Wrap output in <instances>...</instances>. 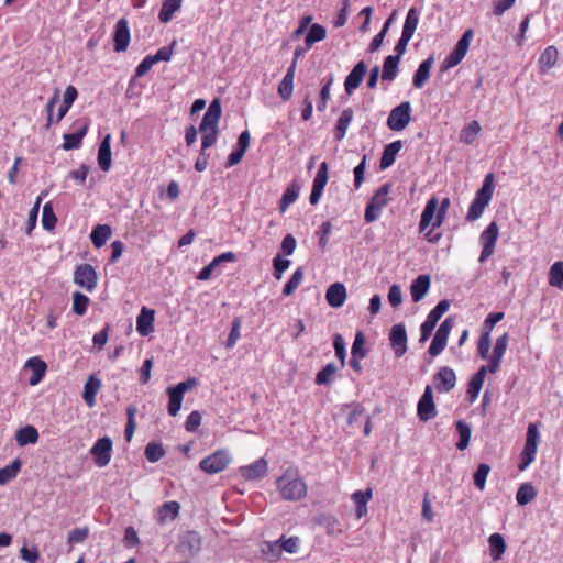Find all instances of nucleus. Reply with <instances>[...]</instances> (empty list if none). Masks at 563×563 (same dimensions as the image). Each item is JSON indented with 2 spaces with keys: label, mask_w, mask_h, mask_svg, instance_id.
I'll use <instances>...</instances> for the list:
<instances>
[{
  "label": "nucleus",
  "mask_w": 563,
  "mask_h": 563,
  "mask_svg": "<svg viewBox=\"0 0 563 563\" xmlns=\"http://www.w3.org/2000/svg\"><path fill=\"white\" fill-rule=\"evenodd\" d=\"M419 22V14L416 8H411L406 16L402 32L406 35L412 36Z\"/></svg>",
  "instance_id": "obj_47"
},
{
  "label": "nucleus",
  "mask_w": 563,
  "mask_h": 563,
  "mask_svg": "<svg viewBox=\"0 0 563 563\" xmlns=\"http://www.w3.org/2000/svg\"><path fill=\"white\" fill-rule=\"evenodd\" d=\"M559 52L554 46H548L539 58V65L541 73L550 70L558 60Z\"/></svg>",
  "instance_id": "obj_37"
},
{
  "label": "nucleus",
  "mask_w": 563,
  "mask_h": 563,
  "mask_svg": "<svg viewBox=\"0 0 563 563\" xmlns=\"http://www.w3.org/2000/svg\"><path fill=\"white\" fill-rule=\"evenodd\" d=\"M317 42V23H313L310 25L309 27V31L306 35V40H305V43H306V48H297L295 51V60L300 56L302 55L306 49L312 47V45Z\"/></svg>",
  "instance_id": "obj_56"
},
{
  "label": "nucleus",
  "mask_w": 563,
  "mask_h": 563,
  "mask_svg": "<svg viewBox=\"0 0 563 563\" xmlns=\"http://www.w3.org/2000/svg\"><path fill=\"white\" fill-rule=\"evenodd\" d=\"M433 64V57L430 56L424 59L416 70L412 79V84L416 88H422L424 84L428 81L431 73V67Z\"/></svg>",
  "instance_id": "obj_31"
},
{
  "label": "nucleus",
  "mask_w": 563,
  "mask_h": 563,
  "mask_svg": "<svg viewBox=\"0 0 563 563\" xmlns=\"http://www.w3.org/2000/svg\"><path fill=\"white\" fill-rule=\"evenodd\" d=\"M296 239L291 234H287L280 245L282 255L289 256L291 255L296 250Z\"/></svg>",
  "instance_id": "obj_64"
},
{
  "label": "nucleus",
  "mask_w": 563,
  "mask_h": 563,
  "mask_svg": "<svg viewBox=\"0 0 563 563\" xmlns=\"http://www.w3.org/2000/svg\"><path fill=\"white\" fill-rule=\"evenodd\" d=\"M325 299L330 307L340 308L346 300V288L342 283L332 284L325 292Z\"/></svg>",
  "instance_id": "obj_23"
},
{
  "label": "nucleus",
  "mask_w": 563,
  "mask_h": 563,
  "mask_svg": "<svg viewBox=\"0 0 563 563\" xmlns=\"http://www.w3.org/2000/svg\"><path fill=\"white\" fill-rule=\"evenodd\" d=\"M221 118V103L219 99H214L209 104L207 112L205 113L202 121L199 125V131L207 129L218 130V123Z\"/></svg>",
  "instance_id": "obj_16"
},
{
  "label": "nucleus",
  "mask_w": 563,
  "mask_h": 563,
  "mask_svg": "<svg viewBox=\"0 0 563 563\" xmlns=\"http://www.w3.org/2000/svg\"><path fill=\"white\" fill-rule=\"evenodd\" d=\"M494 194V174L488 173L483 181L482 187L476 191L475 198L472 201L467 214V221H476L483 214L485 208L488 206Z\"/></svg>",
  "instance_id": "obj_1"
},
{
  "label": "nucleus",
  "mask_w": 563,
  "mask_h": 563,
  "mask_svg": "<svg viewBox=\"0 0 563 563\" xmlns=\"http://www.w3.org/2000/svg\"><path fill=\"white\" fill-rule=\"evenodd\" d=\"M101 388V382L96 375H90L84 386L82 399L88 407H93L96 396Z\"/></svg>",
  "instance_id": "obj_28"
},
{
  "label": "nucleus",
  "mask_w": 563,
  "mask_h": 563,
  "mask_svg": "<svg viewBox=\"0 0 563 563\" xmlns=\"http://www.w3.org/2000/svg\"><path fill=\"white\" fill-rule=\"evenodd\" d=\"M454 327V320L452 317H448L438 328L432 342L429 346L428 353L431 356L439 355L446 346L448 338L451 330Z\"/></svg>",
  "instance_id": "obj_8"
},
{
  "label": "nucleus",
  "mask_w": 563,
  "mask_h": 563,
  "mask_svg": "<svg viewBox=\"0 0 563 563\" xmlns=\"http://www.w3.org/2000/svg\"><path fill=\"white\" fill-rule=\"evenodd\" d=\"M388 301L396 308L402 302V292L399 285H391L388 290Z\"/></svg>",
  "instance_id": "obj_62"
},
{
  "label": "nucleus",
  "mask_w": 563,
  "mask_h": 563,
  "mask_svg": "<svg viewBox=\"0 0 563 563\" xmlns=\"http://www.w3.org/2000/svg\"><path fill=\"white\" fill-rule=\"evenodd\" d=\"M303 279V271L301 267H298L289 280L285 284L283 288V295L284 296H290L294 294V291L299 287Z\"/></svg>",
  "instance_id": "obj_46"
},
{
  "label": "nucleus",
  "mask_w": 563,
  "mask_h": 563,
  "mask_svg": "<svg viewBox=\"0 0 563 563\" xmlns=\"http://www.w3.org/2000/svg\"><path fill=\"white\" fill-rule=\"evenodd\" d=\"M180 504L176 500L164 503L156 510V520L159 525L175 520L179 516Z\"/></svg>",
  "instance_id": "obj_22"
},
{
  "label": "nucleus",
  "mask_w": 563,
  "mask_h": 563,
  "mask_svg": "<svg viewBox=\"0 0 563 563\" xmlns=\"http://www.w3.org/2000/svg\"><path fill=\"white\" fill-rule=\"evenodd\" d=\"M73 128L75 129L73 133L64 134V143L62 147L65 151L76 150L81 146L82 139L89 129V121L86 118L78 119L74 122Z\"/></svg>",
  "instance_id": "obj_10"
},
{
  "label": "nucleus",
  "mask_w": 563,
  "mask_h": 563,
  "mask_svg": "<svg viewBox=\"0 0 563 563\" xmlns=\"http://www.w3.org/2000/svg\"><path fill=\"white\" fill-rule=\"evenodd\" d=\"M111 235V229L107 224H98L93 228L90 239L96 247H101L106 244Z\"/></svg>",
  "instance_id": "obj_41"
},
{
  "label": "nucleus",
  "mask_w": 563,
  "mask_h": 563,
  "mask_svg": "<svg viewBox=\"0 0 563 563\" xmlns=\"http://www.w3.org/2000/svg\"><path fill=\"white\" fill-rule=\"evenodd\" d=\"M290 264V260L284 258L282 254L276 255L273 258L274 277L280 280L284 272L289 268Z\"/></svg>",
  "instance_id": "obj_53"
},
{
  "label": "nucleus",
  "mask_w": 563,
  "mask_h": 563,
  "mask_svg": "<svg viewBox=\"0 0 563 563\" xmlns=\"http://www.w3.org/2000/svg\"><path fill=\"white\" fill-rule=\"evenodd\" d=\"M439 320L440 319L437 316L429 312L426 321L420 327L421 336H420L419 341L421 343L426 342L430 338V335H431L432 331L434 330Z\"/></svg>",
  "instance_id": "obj_48"
},
{
  "label": "nucleus",
  "mask_w": 563,
  "mask_h": 563,
  "mask_svg": "<svg viewBox=\"0 0 563 563\" xmlns=\"http://www.w3.org/2000/svg\"><path fill=\"white\" fill-rule=\"evenodd\" d=\"M365 345V336L363 332L358 331L355 334V339L352 345V355L360 356V358H364L367 355V350L364 347Z\"/></svg>",
  "instance_id": "obj_55"
},
{
  "label": "nucleus",
  "mask_w": 563,
  "mask_h": 563,
  "mask_svg": "<svg viewBox=\"0 0 563 563\" xmlns=\"http://www.w3.org/2000/svg\"><path fill=\"white\" fill-rule=\"evenodd\" d=\"M489 471H490V466L488 464H485V463H481L474 475H473V479H474V484L475 486L479 489V490H484L485 488V484H486V478L489 474Z\"/></svg>",
  "instance_id": "obj_51"
},
{
  "label": "nucleus",
  "mask_w": 563,
  "mask_h": 563,
  "mask_svg": "<svg viewBox=\"0 0 563 563\" xmlns=\"http://www.w3.org/2000/svg\"><path fill=\"white\" fill-rule=\"evenodd\" d=\"M98 165L102 172H108L112 164L111 135L107 134L101 141L98 150Z\"/></svg>",
  "instance_id": "obj_24"
},
{
  "label": "nucleus",
  "mask_w": 563,
  "mask_h": 563,
  "mask_svg": "<svg viewBox=\"0 0 563 563\" xmlns=\"http://www.w3.org/2000/svg\"><path fill=\"white\" fill-rule=\"evenodd\" d=\"M130 40L131 35L128 21L122 18L115 24V30L113 34L114 51L118 53L126 51L130 44Z\"/></svg>",
  "instance_id": "obj_17"
},
{
  "label": "nucleus",
  "mask_w": 563,
  "mask_h": 563,
  "mask_svg": "<svg viewBox=\"0 0 563 563\" xmlns=\"http://www.w3.org/2000/svg\"><path fill=\"white\" fill-rule=\"evenodd\" d=\"M435 389L439 393H448L455 387V372L448 366L441 367L433 377Z\"/></svg>",
  "instance_id": "obj_15"
},
{
  "label": "nucleus",
  "mask_w": 563,
  "mask_h": 563,
  "mask_svg": "<svg viewBox=\"0 0 563 563\" xmlns=\"http://www.w3.org/2000/svg\"><path fill=\"white\" fill-rule=\"evenodd\" d=\"M481 132V125L477 121H472L470 124H467L463 130L461 134V141L465 144H472L478 133Z\"/></svg>",
  "instance_id": "obj_49"
},
{
  "label": "nucleus",
  "mask_w": 563,
  "mask_h": 563,
  "mask_svg": "<svg viewBox=\"0 0 563 563\" xmlns=\"http://www.w3.org/2000/svg\"><path fill=\"white\" fill-rule=\"evenodd\" d=\"M487 372H489V366L483 365L471 377L468 385H467V390H466L467 397L471 402H474L477 399L479 391L483 387Z\"/></svg>",
  "instance_id": "obj_20"
},
{
  "label": "nucleus",
  "mask_w": 563,
  "mask_h": 563,
  "mask_svg": "<svg viewBox=\"0 0 563 563\" xmlns=\"http://www.w3.org/2000/svg\"><path fill=\"white\" fill-rule=\"evenodd\" d=\"M390 190L391 184H384L371 198L364 214V219L367 223H372L379 218L383 208L388 203V195Z\"/></svg>",
  "instance_id": "obj_3"
},
{
  "label": "nucleus",
  "mask_w": 563,
  "mask_h": 563,
  "mask_svg": "<svg viewBox=\"0 0 563 563\" xmlns=\"http://www.w3.org/2000/svg\"><path fill=\"white\" fill-rule=\"evenodd\" d=\"M199 132L202 133L201 151L206 152L209 147H211L217 142L219 130L207 129L205 131H199Z\"/></svg>",
  "instance_id": "obj_57"
},
{
  "label": "nucleus",
  "mask_w": 563,
  "mask_h": 563,
  "mask_svg": "<svg viewBox=\"0 0 563 563\" xmlns=\"http://www.w3.org/2000/svg\"><path fill=\"white\" fill-rule=\"evenodd\" d=\"M241 319L235 318L232 322V328L227 340V347H233L240 339Z\"/></svg>",
  "instance_id": "obj_60"
},
{
  "label": "nucleus",
  "mask_w": 563,
  "mask_h": 563,
  "mask_svg": "<svg viewBox=\"0 0 563 563\" xmlns=\"http://www.w3.org/2000/svg\"><path fill=\"white\" fill-rule=\"evenodd\" d=\"M508 342H509L508 333H504L503 335L497 338L494 349H493V354L490 356V362L488 365L489 373L494 374L499 369L501 360H503L504 354L508 346Z\"/></svg>",
  "instance_id": "obj_18"
},
{
  "label": "nucleus",
  "mask_w": 563,
  "mask_h": 563,
  "mask_svg": "<svg viewBox=\"0 0 563 563\" xmlns=\"http://www.w3.org/2000/svg\"><path fill=\"white\" fill-rule=\"evenodd\" d=\"M417 413L421 421L427 422L437 416V409L433 401V393L430 386H427L421 398L418 401Z\"/></svg>",
  "instance_id": "obj_13"
},
{
  "label": "nucleus",
  "mask_w": 563,
  "mask_h": 563,
  "mask_svg": "<svg viewBox=\"0 0 563 563\" xmlns=\"http://www.w3.org/2000/svg\"><path fill=\"white\" fill-rule=\"evenodd\" d=\"M410 119L411 104L409 101H404L390 111L387 125L393 131H402L409 124Z\"/></svg>",
  "instance_id": "obj_7"
},
{
  "label": "nucleus",
  "mask_w": 563,
  "mask_h": 563,
  "mask_svg": "<svg viewBox=\"0 0 563 563\" xmlns=\"http://www.w3.org/2000/svg\"><path fill=\"white\" fill-rule=\"evenodd\" d=\"M77 96H78V92L74 86L69 85L65 89L64 100H63V103L60 104V107L58 108L57 118L55 120L57 123L60 122L63 120V118L67 114L68 110L70 109V107L73 106L75 100L77 99Z\"/></svg>",
  "instance_id": "obj_33"
},
{
  "label": "nucleus",
  "mask_w": 563,
  "mask_h": 563,
  "mask_svg": "<svg viewBox=\"0 0 563 563\" xmlns=\"http://www.w3.org/2000/svg\"><path fill=\"white\" fill-rule=\"evenodd\" d=\"M353 114H354V112L351 108H347L342 111V113L338 120V124H336L335 136L338 140H342L345 136L349 125L353 120Z\"/></svg>",
  "instance_id": "obj_42"
},
{
  "label": "nucleus",
  "mask_w": 563,
  "mask_h": 563,
  "mask_svg": "<svg viewBox=\"0 0 563 563\" xmlns=\"http://www.w3.org/2000/svg\"><path fill=\"white\" fill-rule=\"evenodd\" d=\"M231 460L228 450L221 449L202 459L199 463V467L207 474H217L225 470Z\"/></svg>",
  "instance_id": "obj_5"
},
{
  "label": "nucleus",
  "mask_w": 563,
  "mask_h": 563,
  "mask_svg": "<svg viewBox=\"0 0 563 563\" xmlns=\"http://www.w3.org/2000/svg\"><path fill=\"white\" fill-rule=\"evenodd\" d=\"M490 556L494 561H498L501 559L503 554L506 551V541L500 533H493L488 538Z\"/></svg>",
  "instance_id": "obj_34"
},
{
  "label": "nucleus",
  "mask_w": 563,
  "mask_h": 563,
  "mask_svg": "<svg viewBox=\"0 0 563 563\" xmlns=\"http://www.w3.org/2000/svg\"><path fill=\"white\" fill-rule=\"evenodd\" d=\"M498 238V227L496 222H492L481 234V242L483 244V250L479 255L478 261L481 263L486 262L494 253L496 242Z\"/></svg>",
  "instance_id": "obj_11"
},
{
  "label": "nucleus",
  "mask_w": 563,
  "mask_h": 563,
  "mask_svg": "<svg viewBox=\"0 0 563 563\" xmlns=\"http://www.w3.org/2000/svg\"><path fill=\"white\" fill-rule=\"evenodd\" d=\"M439 208V201L435 197H432L430 200H428L419 223V231L424 232L427 228L432 224V222L435 219V212Z\"/></svg>",
  "instance_id": "obj_29"
},
{
  "label": "nucleus",
  "mask_w": 563,
  "mask_h": 563,
  "mask_svg": "<svg viewBox=\"0 0 563 563\" xmlns=\"http://www.w3.org/2000/svg\"><path fill=\"white\" fill-rule=\"evenodd\" d=\"M277 487L282 497L288 500L300 499L307 492L303 481L291 470H287L277 479Z\"/></svg>",
  "instance_id": "obj_2"
},
{
  "label": "nucleus",
  "mask_w": 563,
  "mask_h": 563,
  "mask_svg": "<svg viewBox=\"0 0 563 563\" xmlns=\"http://www.w3.org/2000/svg\"><path fill=\"white\" fill-rule=\"evenodd\" d=\"M431 285V278L429 275L422 274L419 275L410 286V292L413 302L421 301L427 295Z\"/></svg>",
  "instance_id": "obj_25"
},
{
  "label": "nucleus",
  "mask_w": 563,
  "mask_h": 563,
  "mask_svg": "<svg viewBox=\"0 0 563 563\" xmlns=\"http://www.w3.org/2000/svg\"><path fill=\"white\" fill-rule=\"evenodd\" d=\"M89 298L79 292L76 291L73 295V311L78 316H84L87 312V308L89 305Z\"/></svg>",
  "instance_id": "obj_50"
},
{
  "label": "nucleus",
  "mask_w": 563,
  "mask_h": 563,
  "mask_svg": "<svg viewBox=\"0 0 563 563\" xmlns=\"http://www.w3.org/2000/svg\"><path fill=\"white\" fill-rule=\"evenodd\" d=\"M294 71L295 63L288 68L287 74L278 86V93L283 100L287 101L290 99L294 89Z\"/></svg>",
  "instance_id": "obj_36"
},
{
  "label": "nucleus",
  "mask_w": 563,
  "mask_h": 563,
  "mask_svg": "<svg viewBox=\"0 0 563 563\" xmlns=\"http://www.w3.org/2000/svg\"><path fill=\"white\" fill-rule=\"evenodd\" d=\"M549 285L563 290V261H558L550 267Z\"/></svg>",
  "instance_id": "obj_40"
},
{
  "label": "nucleus",
  "mask_w": 563,
  "mask_h": 563,
  "mask_svg": "<svg viewBox=\"0 0 563 563\" xmlns=\"http://www.w3.org/2000/svg\"><path fill=\"white\" fill-rule=\"evenodd\" d=\"M473 36H474V32L472 29L466 30L463 33L462 37L459 40L454 49L444 59L443 65H442L443 70L452 68L461 63V60L465 57V55L468 51L471 41L473 40Z\"/></svg>",
  "instance_id": "obj_6"
},
{
  "label": "nucleus",
  "mask_w": 563,
  "mask_h": 563,
  "mask_svg": "<svg viewBox=\"0 0 563 563\" xmlns=\"http://www.w3.org/2000/svg\"><path fill=\"white\" fill-rule=\"evenodd\" d=\"M25 367L32 371V376L29 379L32 386L37 385L43 379L47 369L46 363L36 356L29 358Z\"/></svg>",
  "instance_id": "obj_27"
},
{
  "label": "nucleus",
  "mask_w": 563,
  "mask_h": 563,
  "mask_svg": "<svg viewBox=\"0 0 563 563\" xmlns=\"http://www.w3.org/2000/svg\"><path fill=\"white\" fill-rule=\"evenodd\" d=\"M267 472V462L264 459H258L250 465H244L239 468L240 475L246 481H255L263 477Z\"/></svg>",
  "instance_id": "obj_21"
},
{
  "label": "nucleus",
  "mask_w": 563,
  "mask_h": 563,
  "mask_svg": "<svg viewBox=\"0 0 563 563\" xmlns=\"http://www.w3.org/2000/svg\"><path fill=\"white\" fill-rule=\"evenodd\" d=\"M399 62V56L389 55L385 58L382 73L383 80L391 81L396 78Z\"/></svg>",
  "instance_id": "obj_38"
},
{
  "label": "nucleus",
  "mask_w": 563,
  "mask_h": 563,
  "mask_svg": "<svg viewBox=\"0 0 563 563\" xmlns=\"http://www.w3.org/2000/svg\"><path fill=\"white\" fill-rule=\"evenodd\" d=\"M196 384H197L196 378H188L184 382H180L176 386H170L167 388V395L169 397L167 410L172 417H175L178 415V412L181 408L184 394L187 390L192 389L196 386Z\"/></svg>",
  "instance_id": "obj_4"
},
{
  "label": "nucleus",
  "mask_w": 563,
  "mask_h": 563,
  "mask_svg": "<svg viewBox=\"0 0 563 563\" xmlns=\"http://www.w3.org/2000/svg\"><path fill=\"white\" fill-rule=\"evenodd\" d=\"M366 71H367V66L363 60L358 62L353 67V69L347 75V77L345 78V81H344V88H345V91L347 95H352L354 92V90L360 87Z\"/></svg>",
  "instance_id": "obj_19"
},
{
  "label": "nucleus",
  "mask_w": 563,
  "mask_h": 563,
  "mask_svg": "<svg viewBox=\"0 0 563 563\" xmlns=\"http://www.w3.org/2000/svg\"><path fill=\"white\" fill-rule=\"evenodd\" d=\"M335 355L341 361L342 366L345 364V357H346V350H345V342L341 334H335L334 341H333Z\"/></svg>",
  "instance_id": "obj_61"
},
{
  "label": "nucleus",
  "mask_w": 563,
  "mask_h": 563,
  "mask_svg": "<svg viewBox=\"0 0 563 563\" xmlns=\"http://www.w3.org/2000/svg\"><path fill=\"white\" fill-rule=\"evenodd\" d=\"M319 526H321L328 534H333L340 531V523L335 518L330 516H322L319 518Z\"/></svg>",
  "instance_id": "obj_59"
},
{
  "label": "nucleus",
  "mask_w": 563,
  "mask_h": 563,
  "mask_svg": "<svg viewBox=\"0 0 563 563\" xmlns=\"http://www.w3.org/2000/svg\"><path fill=\"white\" fill-rule=\"evenodd\" d=\"M489 349H490V335H489V332H483L481 334L479 339H478V342H477L478 355L483 360L488 358Z\"/></svg>",
  "instance_id": "obj_58"
},
{
  "label": "nucleus",
  "mask_w": 563,
  "mask_h": 563,
  "mask_svg": "<svg viewBox=\"0 0 563 563\" xmlns=\"http://www.w3.org/2000/svg\"><path fill=\"white\" fill-rule=\"evenodd\" d=\"M299 196V187L296 184H292L286 188L284 191L282 199L279 201V209L282 212H285L286 209L294 203Z\"/></svg>",
  "instance_id": "obj_45"
},
{
  "label": "nucleus",
  "mask_w": 563,
  "mask_h": 563,
  "mask_svg": "<svg viewBox=\"0 0 563 563\" xmlns=\"http://www.w3.org/2000/svg\"><path fill=\"white\" fill-rule=\"evenodd\" d=\"M402 147L401 141H394L385 146L379 166L382 169H386L390 167L396 159L397 154L400 152Z\"/></svg>",
  "instance_id": "obj_30"
},
{
  "label": "nucleus",
  "mask_w": 563,
  "mask_h": 563,
  "mask_svg": "<svg viewBox=\"0 0 563 563\" xmlns=\"http://www.w3.org/2000/svg\"><path fill=\"white\" fill-rule=\"evenodd\" d=\"M57 218L49 203L44 205L42 211V225L45 230H53L56 225Z\"/></svg>",
  "instance_id": "obj_52"
},
{
  "label": "nucleus",
  "mask_w": 563,
  "mask_h": 563,
  "mask_svg": "<svg viewBox=\"0 0 563 563\" xmlns=\"http://www.w3.org/2000/svg\"><path fill=\"white\" fill-rule=\"evenodd\" d=\"M181 8V0H164L158 13V20L162 23H168L173 20L175 12Z\"/></svg>",
  "instance_id": "obj_35"
},
{
  "label": "nucleus",
  "mask_w": 563,
  "mask_h": 563,
  "mask_svg": "<svg viewBox=\"0 0 563 563\" xmlns=\"http://www.w3.org/2000/svg\"><path fill=\"white\" fill-rule=\"evenodd\" d=\"M389 341L397 357L402 356L407 352V332L402 323L393 325L389 333Z\"/></svg>",
  "instance_id": "obj_14"
},
{
  "label": "nucleus",
  "mask_w": 563,
  "mask_h": 563,
  "mask_svg": "<svg viewBox=\"0 0 563 563\" xmlns=\"http://www.w3.org/2000/svg\"><path fill=\"white\" fill-rule=\"evenodd\" d=\"M21 470V461L15 459L11 464L0 468V484L4 485L13 479Z\"/></svg>",
  "instance_id": "obj_44"
},
{
  "label": "nucleus",
  "mask_w": 563,
  "mask_h": 563,
  "mask_svg": "<svg viewBox=\"0 0 563 563\" xmlns=\"http://www.w3.org/2000/svg\"><path fill=\"white\" fill-rule=\"evenodd\" d=\"M164 454L165 451L159 443L150 442L145 448V456L152 463L159 461Z\"/></svg>",
  "instance_id": "obj_54"
},
{
  "label": "nucleus",
  "mask_w": 563,
  "mask_h": 563,
  "mask_svg": "<svg viewBox=\"0 0 563 563\" xmlns=\"http://www.w3.org/2000/svg\"><path fill=\"white\" fill-rule=\"evenodd\" d=\"M98 275L90 264H80L75 268L74 283L91 292L97 287Z\"/></svg>",
  "instance_id": "obj_9"
},
{
  "label": "nucleus",
  "mask_w": 563,
  "mask_h": 563,
  "mask_svg": "<svg viewBox=\"0 0 563 563\" xmlns=\"http://www.w3.org/2000/svg\"><path fill=\"white\" fill-rule=\"evenodd\" d=\"M456 429L460 435V440L456 443V448L461 451L465 450L468 446L472 429L471 426L463 420H459L456 422Z\"/></svg>",
  "instance_id": "obj_43"
},
{
  "label": "nucleus",
  "mask_w": 563,
  "mask_h": 563,
  "mask_svg": "<svg viewBox=\"0 0 563 563\" xmlns=\"http://www.w3.org/2000/svg\"><path fill=\"white\" fill-rule=\"evenodd\" d=\"M537 496L536 488L530 483L521 484L516 494L518 505L526 506Z\"/></svg>",
  "instance_id": "obj_39"
},
{
  "label": "nucleus",
  "mask_w": 563,
  "mask_h": 563,
  "mask_svg": "<svg viewBox=\"0 0 563 563\" xmlns=\"http://www.w3.org/2000/svg\"><path fill=\"white\" fill-rule=\"evenodd\" d=\"M15 440L20 446L35 444L38 441V432L33 426H25L15 432Z\"/></svg>",
  "instance_id": "obj_32"
},
{
  "label": "nucleus",
  "mask_w": 563,
  "mask_h": 563,
  "mask_svg": "<svg viewBox=\"0 0 563 563\" xmlns=\"http://www.w3.org/2000/svg\"><path fill=\"white\" fill-rule=\"evenodd\" d=\"M112 441L108 437L98 439L90 450L95 463L99 467H104L110 463Z\"/></svg>",
  "instance_id": "obj_12"
},
{
  "label": "nucleus",
  "mask_w": 563,
  "mask_h": 563,
  "mask_svg": "<svg viewBox=\"0 0 563 563\" xmlns=\"http://www.w3.org/2000/svg\"><path fill=\"white\" fill-rule=\"evenodd\" d=\"M154 310L143 307L136 318V330L141 335H148L154 331Z\"/></svg>",
  "instance_id": "obj_26"
},
{
  "label": "nucleus",
  "mask_w": 563,
  "mask_h": 563,
  "mask_svg": "<svg viewBox=\"0 0 563 563\" xmlns=\"http://www.w3.org/2000/svg\"><path fill=\"white\" fill-rule=\"evenodd\" d=\"M350 407L352 410L347 417V423L351 427H354L355 424L360 427V419L364 416L365 409L360 405H353Z\"/></svg>",
  "instance_id": "obj_63"
}]
</instances>
